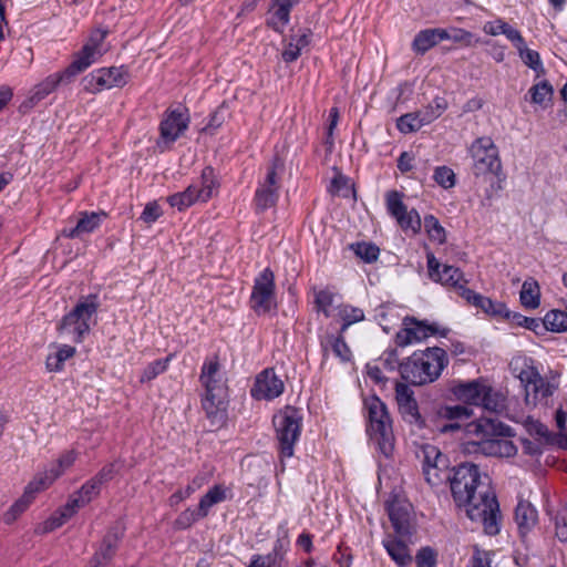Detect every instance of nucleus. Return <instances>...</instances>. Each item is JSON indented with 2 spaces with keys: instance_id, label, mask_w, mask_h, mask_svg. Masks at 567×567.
Returning <instances> with one entry per match:
<instances>
[{
  "instance_id": "f257e3e1",
  "label": "nucleus",
  "mask_w": 567,
  "mask_h": 567,
  "mask_svg": "<svg viewBox=\"0 0 567 567\" xmlns=\"http://www.w3.org/2000/svg\"><path fill=\"white\" fill-rule=\"evenodd\" d=\"M447 483L455 505L464 508L471 520L481 522L487 535H497L502 515L488 476L483 477L476 464L465 462L452 467Z\"/></svg>"
},
{
  "instance_id": "f03ea898",
  "label": "nucleus",
  "mask_w": 567,
  "mask_h": 567,
  "mask_svg": "<svg viewBox=\"0 0 567 567\" xmlns=\"http://www.w3.org/2000/svg\"><path fill=\"white\" fill-rule=\"evenodd\" d=\"M219 370L218 357L214 355L204 362L199 375V382L205 389L200 404L210 431H218L228 422L229 391L227 381L221 379Z\"/></svg>"
},
{
  "instance_id": "7ed1b4c3",
  "label": "nucleus",
  "mask_w": 567,
  "mask_h": 567,
  "mask_svg": "<svg viewBox=\"0 0 567 567\" xmlns=\"http://www.w3.org/2000/svg\"><path fill=\"white\" fill-rule=\"evenodd\" d=\"M449 363L447 353L440 347L415 351L399 364L401 378L411 385L436 381Z\"/></svg>"
},
{
  "instance_id": "20e7f679",
  "label": "nucleus",
  "mask_w": 567,
  "mask_h": 567,
  "mask_svg": "<svg viewBox=\"0 0 567 567\" xmlns=\"http://www.w3.org/2000/svg\"><path fill=\"white\" fill-rule=\"evenodd\" d=\"M466 432L481 436V450L487 455L511 456L516 453L514 444L505 437L513 435V429L495 417H480L466 425Z\"/></svg>"
},
{
  "instance_id": "39448f33",
  "label": "nucleus",
  "mask_w": 567,
  "mask_h": 567,
  "mask_svg": "<svg viewBox=\"0 0 567 567\" xmlns=\"http://www.w3.org/2000/svg\"><path fill=\"white\" fill-rule=\"evenodd\" d=\"M364 406L368 410L367 433L380 453L390 457L394 450V434L386 405L377 395H372L364 400Z\"/></svg>"
},
{
  "instance_id": "423d86ee",
  "label": "nucleus",
  "mask_w": 567,
  "mask_h": 567,
  "mask_svg": "<svg viewBox=\"0 0 567 567\" xmlns=\"http://www.w3.org/2000/svg\"><path fill=\"white\" fill-rule=\"evenodd\" d=\"M272 424L281 460V472H284V458H289L293 455L295 444L301 435L302 415L300 410L291 405L285 406L274 415Z\"/></svg>"
},
{
  "instance_id": "0eeeda50",
  "label": "nucleus",
  "mask_w": 567,
  "mask_h": 567,
  "mask_svg": "<svg viewBox=\"0 0 567 567\" xmlns=\"http://www.w3.org/2000/svg\"><path fill=\"white\" fill-rule=\"evenodd\" d=\"M99 307V297L95 293L80 298L75 307L63 316L58 326V331L61 334H71L72 341L75 343L82 342L90 332V321L96 315Z\"/></svg>"
},
{
  "instance_id": "6e6552de",
  "label": "nucleus",
  "mask_w": 567,
  "mask_h": 567,
  "mask_svg": "<svg viewBox=\"0 0 567 567\" xmlns=\"http://www.w3.org/2000/svg\"><path fill=\"white\" fill-rule=\"evenodd\" d=\"M416 455L421 460L422 472L430 486L439 487L447 483L452 468L446 454L435 445L423 444Z\"/></svg>"
},
{
  "instance_id": "1a4fd4ad",
  "label": "nucleus",
  "mask_w": 567,
  "mask_h": 567,
  "mask_svg": "<svg viewBox=\"0 0 567 567\" xmlns=\"http://www.w3.org/2000/svg\"><path fill=\"white\" fill-rule=\"evenodd\" d=\"M470 153L473 158L472 173L475 178H486L488 174L499 173L502 169L498 148L491 137L476 138L470 147Z\"/></svg>"
},
{
  "instance_id": "9d476101",
  "label": "nucleus",
  "mask_w": 567,
  "mask_h": 567,
  "mask_svg": "<svg viewBox=\"0 0 567 567\" xmlns=\"http://www.w3.org/2000/svg\"><path fill=\"white\" fill-rule=\"evenodd\" d=\"M275 275L270 268H265L255 279L250 308L258 315L265 316L276 309Z\"/></svg>"
},
{
  "instance_id": "9b49d317",
  "label": "nucleus",
  "mask_w": 567,
  "mask_h": 567,
  "mask_svg": "<svg viewBox=\"0 0 567 567\" xmlns=\"http://www.w3.org/2000/svg\"><path fill=\"white\" fill-rule=\"evenodd\" d=\"M449 329L439 330L435 323H427L426 320H417L415 317L406 316L403 319V327L396 332L394 343L404 348L420 342L430 336L440 334L446 337Z\"/></svg>"
},
{
  "instance_id": "f8f14e48",
  "label": "nucleus",
  "mask_w": 567,
  "mask_h": 567,
  "mask_svg": "<svg viewBox=\"0 0 567 567\" xmlns=\"http://www.w3.org/2000/svg\"><path fill=\"white\" fill-rule=\"evenodd\" d=\"M395 399L399 408V413L402 419L410 425L417 430L432 427L426 416H424L419 409L417 401L414 398V392L405 383H396Z\"/></svg>"
},
{
  "instance_id": "ddd939ff",
  "label": "nucleus",
  "mask_w": 567,
  "mask_h": 567,
  "mask_svg": "<svg viewBox=\"0 0 567 567\" xmlns=\"http://www.w3.org/2000/svg\"><path fill=\"white\" fill-rule=\"evenodd\" d=\"M386 512L395 534L411 537L414 532L412 505L394 496L386 502Z\"/></svg>"
},
{
  "instance_id": "4468645a",
  "label": "nucleus",
  "mask_w": 567,
  "mask_h": 567,
  "mask_svg": "<svg viewBox=\"0 0 567 567\" xmlns=\"http://www.w3.org/2000/svg\"><path fill=\"white\" fill-rule=\"evenodd\" d=\"M472 414V409L464 405H440L436 408L435 420H431L432 429L440 433L456 432L462 427L460 421L468 420Z\"/></svg>"
},
{
  "instance_id": "2eb2a0df",
  "label": "nucleus",
  "mask_w": 567,
  "mask_h": 567,
  "mask_svg": "<svg viewBox=\"0 0 567 567\" xmlns=\"http://www.w3.org/2000/svg\"><path fill=\"white\" fill-rule=\"evenodd\" d=\"M124 532L125 528L118 524L113 525L107 529L92 556V567H106L112 561L124 537Z\"/></svg>"
},
{
  "instance_id": "dca6fc26",
  "label": "nucleus",
  "mask_w": 567,
  "mask_h": 567,
  "mask_svg": "<svg viewBox=\"0 0 567 567\" xmlns=\"http://www.w3.org/2000/svg\"><path fill=\"white\" fill-rule=\"evenodd\" d=\"M427 272L431 280L451 286L460 291L461 281L466 284L463 271L451 265H441L433 254L427 255Z\"/></svg>"
},
{
  "instance_id": "f3484780",
  "label": "nucleus",
  "mask_w": 567,
  "mask_h": 567,
  "mask_svg": "<svg viewBox=\"0 0 567 567\" xmlns=\"http://www.w3.org/2000/svg\"><path fill=\"white\" fill-rule=\"evenodd\" d=\"M60 84H68L62 75L53 73L48 75L42 82L35 84L29 92L28 97L19 105V112L27 114L49 94H51Z\"/></svg>"
},
{
  "instance_id": "a211bd4d",
  "label": "nucleus",
  "mask_w": 567,
  "mask_h": 567,
  "mask_svg": "<svg viewBox=\"0 0 567 567\" xmlns=\"http://www.w3.org/2000/svg\"><path fill=\"white\" fill-rule=\"evenodd\" d=\"M188 124L187 110H168L159 124L161 137L166 143H174L188 128Z\"/></svg>"
},
{
  "instance_id": "6ab92c4d",
  "label": "nucleus",
  "mask_w": 567,
  "mask_h": 567,
  "mask_svg": "<svg viewBox=\"0 0 567 567\" xmlns=\"http://www.w3.org/2000/svg\"><path fill=\"white\" fill-rule=\"evenodd\" d=\"M284 382L272 369H266L258 374L251 395L257 400H272L284 392Z\"/></svg>"
},
{
  "instance_id": "aec40b11",
  "label": "nucleus",
  "mask_w": 567,
  "mask_h": 567,
  "mask_svg": "<svg viewBox=\"0 0 567 567\" xmlns=\"http://www.w3.org/2000/svg\"><path fill=\"white\" fill-rule=\"evenodd\" d=\"M458 295L465 299L467 303L481 309L489 316L499 317L501 313L505 311L504 302L493 301L491 298L475 292L465 286H460Z\"/></svg>"
},
{
  "instance_id": "412c9836",
  "label": "nucleus",
  "mask_w": 567,
  "mask_h": 567,
  "mask_svg": "<svg viewBox=\"0 0 567 567\" xmlns=\"http://www.w3.org/2000/svg\"><path fill=\"white\" fill-rule=\"evenodd\" d=\"M96 53L90 47L83 45L80 51L73 54V60L62 72H59L66 83H71L74 78L84 72L96 60Z\"/></svg>"
},
{
  "instance_id": "4be33fe9",
  "label": "nucleus",
  "mask_w": 567,
  "mask_h": 567,
  "mask_svg": "<svg viewBox=\"0 0 567 567\" xmlns=\"http://www.w3.org/2000/svg\"><path fill=\"white\" fill-rule=\"evenodd\" d=\"M483 382L478 380H472L467 382H454L451 392L455 396L456 400L462 401L470 405H478L482 393L485 389Z\"/></svg>"
},
{
  "instance_id": "5701e85b",
  "label": "nucleus",
  "mask_w": 567,
  "mask_h": 567,
  "mask_svg": "<svg viewBox=\"0 0 567 567\" xmlns=\"http://www.w3.org/2000/svg\"><path fill=\"white\" fill-rule=\"evenodd\" d=\"M298 0H274L270 9L271 17L267 24L276 32L282 33L285 27L289 23L290 11Z\"/></svg>"
},
{
  "instance_id": "b1692460",
  "label": "nucleus",
  "mask_w": 567,
  "mask_h": 567,
  "mask_svg": "<svg viewBox=\"0 0 567 567\" xmlns=\"http://www.w3.org/2000/svg\"><path fill=\"white\" fill-rule=\"evenodd\" d=\"M400 538L389 535L383 542L388 555L399 567H406L413 560L408 545Z\"/></svg>"
},
{
  "instance_id": "393cba45",
  "label": "nucleus",
  "mask_w": 567,
  "mask_h": 567,
  "mask_svg": "<svg viewBox=\"0 0 567 567\" xmlns=\"http://www.w3.org/2000/svg\"><path fill=\"white\" fill-rule=\"evenodd\" d=\"M44 488V486L39 484L38 478L30 482L25 487L23 495L9 508V511L4 515L6 523H12L16 518L22 514L31 504L34 498V494L40 489Z\"/></svg>"
},
{
  "instance_id": "a878e982",
  "label": "nucleus",
  "mask_w": 567,
  "mask_h": 567,
  "mask_svg": "<svg viewBox=\"0 0 567 567\" xmlns=\"http://www.w3.org/2000/svg\"><path fill=\"white\" fill-rule=\"evenodd\" d=\"M442 28L424 29L416 33L412 42V50L416 54H425L430 49L443 41Z\"/></svg>"
},
{
  "instance_id": "bb28decb",
  "label": "nucleus",
  "mask_w": 567,
  "mask_h": 567,
  "mask_svg": "<svg viewBox=\"0 0 567 567\" xmlns=\"http://www.w3.org/2000/svg\"><path fill=\"white\" fill-rule=\"evenodd\" d=\"M515 520L520 535H526L536 525V508L530 503L520 501L515 508Z\"/></svg>"
},
{
  "instance_id": "cd10ccee",
  "label": "nucleus",
  "mask_w": 567,
  "mask_h": 567,
  "mask_svg": "<svg viewBox=\"0 0 567 567\" xmlns=\"http://www.w3.org/2000/svg\"><path fill=\"white\" fill-rule=\"evenodd\" d=\"M75 458H76L75 453L72 451L62 454L59 457V460L56 461V463L51 466V468L45 473L44 476L37 477L39 481V484L44 487L52 484L53 481H55L59 476H61L63 474L65 468L73 465V463L75 462Z\"/></svg>"
},
{
  "instance_id": "c85d7f7f",
  "label": "nucleus",
  "mask_w": 567,
  "mask_h": 567,
  "mask_svg": "<svg viewBox=\"0 0 567 567\" xmlns=\"http://www.w3.org/2000/svg\"><path fill=\"white\" fill-rule=\"evenodd\" d=\"M195 184L199 199L204 203L212 198L213 192L219 186L215 171L212 166H206L202 171L199 181Z\"/></svg>"
},
{
  "instance_id": "c756f323",
  "label": "nucleus",
  "mask_w": 567,
  "mask_h": 567,
  "mask_svg": "<svg viewBox=\"0 0 567 567\" xmlns=\"http://www.w3.org/2000/svg\"><path fill=\"white\" fill-rule=\"evenodd\" d=\"M279 189L276 187H267L259 185L256 189L254 203L257 213H264L268 208L274 207L279 198Z\"/></svg>"
},
{
  "instance_id": "7c9ffc66",
  "label": "nucleus",
  "mask_w": 567,
  "mask_h": 567,
  "mask_svg": "<svg viewBox=\"0 0 567 567\" xmlns=\"http://www.w3.org/2000/svg\"><path fill=\"white\" fill-rule=\"evenodd\" d=\"M502 318L508 320L511 323L516 324L518 327H524L536 334H543V324L540 319L538 318H529L523 316L519 312L511 311L505 307V311L501 313Z\"/></svg>"
},
{
  "instance_id": "2f4dec72",
  "label": "nucleus",
  "mask_w": 567,
  "mask_h": 567,
  "mask_svg": "<svg viewBox=\"0 0 567 567\" xmlns=\"http://www.w3.org/2000/svg\"><path fill=\"white\" fill-rule=\"evenodd\" d=\"M528 93L530 94V101L534 104H538L546 109L551 104L554 87L547 80H543L534 84Z\"/></svg>"
},
{
  "instance_id": "473e14b6",
  "label": "nucleus",
  "mask_w": 567,
  "mask_h": 567,
  "mask_svg": "<svg viewBox=\"0 0 567 567\" xmlns=\"http://www.w3.org/2000/svg\"><path fill=\"white\" fill-rule=\"evenodd\" d=\"M199 199L196 190V184H190L185 190L173 194L167 197V202L172 207H176L179 212L188 208Z\"/></svg>"
},
{
  "instance_id": "72a5a7b5",
  "label": "nucleus",
  "mask_w": 567,
  "mask_h": 567,
  "mask_svg": "<svg viewBox=\"0 0 567 567\" xmlns=\"http://www.w3.org/2000/svg\"><path fill=\"white\" fill-rule=\"evenodd\" d=\"M520 303L528 309H536L540 303V289L536 280H525L520 290Z\"/></svg>"
},
{
  "instance_id": "f704fd0d",
  "label": "nucleus",
  "mask_w": 567,
  "mask_h": 567,
  "mask_svg": "<svg viewBox=\"0 0 567 567\" xmlns=\"http://www.w3.org/2000/svg\"><path fill=\"white\" fill-rule=\"evenodd\" d=\"M540 321L543 324V333L545 331L564 332L567 330V312L564 310H550Z\"/></svg>"
},
{
  "instance_id": "c9c22d12",
  "label": "nucleus",
  "mask_w": 567,
  "mask_h": 567,
  "mask_svg": "<svg viewBox=\"0 0 567 567\" xmlns=\"http://www.w3.org/2000/svg\"><path fill=\"white\" fill-rule=\"evenodd\" d=\"M226 499V488L223 485L213 486L205 495H203L198 503L199 515L206 517L210 507L221 503Z\"/></svg>"
},
{
  "instance_id": "e433bc0d",
  "label": "nucleus",
  "mask_w": 567,
  "mask_h": 567,
  "mask_svg": "<svg viewBox=\"0 0 567 567\" xmlns=\"http://www.w3.org/2000/svg\"><path fill=\"white\" fill-rule=\"evenodd\" d=\"M97 76H102L105 80L103 82V89H111L114 86L122 87L126 84L127 72L121 68H109V69H99L96 70Z\"/></svg>"
},
{
  "instance_id": "4c0bfd02",
  "label": "nucleus",
  "mask_w": 567,
  "mask_h": 567,
  "mask_svg": "<svg viewBox=\"0 0 567 567\" xmlns=\"http://www.w3.org/2000/svg\"><path fill=\"white\" fill-rule=\"evenodd\" d=\"M481 399L477 406H483L489 412H499L505 409V396L488 385H485Z\"/></svg>"
},
{
  "instance_id": "58836bf2",
  "label": "nucleus",
  "mask_w": 567,
  "mask_h": 567,
  "mask_svg": "<svg viewBox=\"0 0 567 567\" xmlns=\"http://www.w3.org/2000/svg\"><path fill=\"white\" fill-rule=\"evenodd\" d=\"M76 350L72 346L64 344L55 353L49 354L45 367L50 372H59L63 369L65 360L72 358Z\"/></svg>"
},
{
  "instance_id": "ea45409f",
  "label": "nucleus",
  "mask_w": 567,
  "mask_h": 567,
  "mask_svg": "<svg viewBox=\"0 0 567 567\" xmlns=\"http://www.w3.org/2000/svg\"><path fill=\"white\" fill-rule=\"evenodd\" d=\"M441 37L443 40H451L465 47H473L478 43V39L472 32L460 28L442 29Z\"/></svg>"
},
{
  "instance_id": "a19ab883",
  "label": "nucleus",
  "mask_w": 567,
  "mask_h": 567,
  "mask_svg": "<svg viewBox=\"0 0 567 567\" xmlns=\"http://www.w3.org/2000/svg\"><path fill=\"white\" fill-rule=\"evenodd\" d=\"M516 49L518 51L519 58L525 63V65L534 70L538 75L545 73L540 55L537 51L528 49L526 42H524L523 45H519Z\"/></svg>"
},
{
  "instance_id": "79ce46f5",
  "label": "nucleus",
  "mask_w": 567,
  "mask_h": 567,
  "mask_svg": "<svg viewBox=\"0 0 567 567\" xmlns=\"http://www.w3.org/2000/svg\"><path fill=\"white\" fill-rule=\"evenodd\" d=\"M173 358V354L167 355L163 359L154 360L153 362L148 363L147 367L143 370L140 382L145 383L154 380L157 375L164 373L168 364Z\"/></svg>"
},
{
  "instance_id": "37998d69",
  "label": "nucleus",
  "mask_w": 567,
  "mask_h": 567,
  "mask_svg": "<svg viewBox=\"0 0 567 567\" xmlns=\"http://www.w3.org/2000/svg\"><path fill=\"white\" fill-rule=\"evenodd\" d=\"M520 380L527 383V390L529 389V386H533V390L536 393V395L540 393L542 398H546L551 394L549 386L545 384L544 379L539 375L537 371H522Z\"/></svg>"
},
{
  "instance_id": "c03bdc74",
  "label": "nucleus",
  "mask_w": 567,
  "mask_h": 567,
  "mask_svg": "<svg viewBox=\"0 0 567 567\" xmlns=\"http://www.w3.org/2000/svg\"><path fill=\"white\" fill-rule=\"evenodd\" d=\"M105 217H106V214L104 212L81 213V217L79 218V220L76 223L78 229L81 230L82 234L92 233L100 226L103 218H105Z\"/></svg>"
},
{
  "instance_id": "a18cd8bd",
  "label": "nucleus",
  "mask_w": 567,
  "mask_h": 567,
  "mask_svg": "<svg viewBox=\"0 0 567 567\" xmlns=\"http://www.w3.org/2000/svg\"><path fill=\"white\" fill-rule=\"evenodd\" d=\"M422 126H424V124L417 112L403 114L396 120V128L403 134L416 132Z\"/></svg>"
},
{
  "instance_id": "49530a36",
  "label": "nucleus",
  "mask_w": 567,
  "mask_h": 567,
  "mask_svg": "<svg viewBox=\"0 0 567 567\" xmlns=\"http://www.w3.org/2000/svg\"><path fill=\"white\" fill-rule=\"evenodd\" d=\"M402 198L403 194L398 190H389L385 195L388 213L395 219L402 217L408 209Z\"/></svg>"
},
{
  "instance_id": "de8ad7c7",
  "label": "nucleus",
  "mask_w": 567,
  "mask_h": 567,
  "mask_svg": "<svg viewBox=\"0 0 567 567\" xmlns=\"http://www.w3.org/2000/svg\"><path fill=\"white\" fill-rule=\"evenodd\" d=\"M351 249L359 258L368 264L377 261L380 254V249L377 245L365 241L352 244Z\"/></svg>"
},
{
  "instance_id": "09e8293b",
  "label": "nucleus",
  "mask_w": 567,
  "mask_h": 567,
  "mask_svg": "<svg viewBox=\"0 0 567 567\" xmlns=\"http://www.w3.org/2000/svg\"><path fill=\"white\" fill-rule=\"evenodd\" d=\"M424 228L432 240L439 244L446 241V233L439 219L434 215H426L424 217Z\"/></svg>"
},
{
  "instance_id": "8fccbe9b",
  "label": "nucleus",
  "mask_w": 567,
  "mask_h": 567,
  "mask_svg": "<svg viewBox=\"0 0 567 567\" xmlns=\"http://www.w3.org/2000/svg\"><path fill=\"white\" fill-rule=\"evenodd\" d=\"M334 293L330 289H315V308L318 312H323L328 318L330 317L329 308L332 306Z\"/></svg>"
},
{
  "instance_id": "3c124183",
  "label": "nucleus",
  "mask_w": 567,
  "mask_h": 567,
  "mask_svg": "<svg viewBox=\"0 0 567 567\" xmlns=\"http://www.w3.org/2000/svg\"><path fill=\"white\" fill-rule=\"evenodd\" d=\"M396 221L403 230H411L413 234H417L422 228V220L416 209L406 210Z\"/></svg>"
},
{
  "instance_id": "603ef678",
  "label": "nucleus",
  "mask_w": 567,
  "mask_h": 567,
  "mask_svg": "<svg viewBox=\"0 0 567 567\" xmlns=\"http://www.w3.org/2000/svg\"><path fill=\"white\" fill-rule=\"evenodd\" d=\"M123 466V462L120 460L113 461L105 464L93 477L95 481L103 485L112 481Z\"/></svg>"
},
{
  "instance_id": "864d4df0",
  "label": "nucleus",
  "mask_w": 567,
  "mask_h": 567,
  "mask_svg": "<svg viewBox=\"0 0 567 567\" xmlns=\"http://www.w3.org/2000/svg\"><path fill=\"white\" fill-rule=\"evenodd\" d=\"M280 549H281V543L278 539L276 542L275 547L271 553H269L265 556L254 555L251 557V560H250V564L248 567H274Z\"/></svg>"
},
{
  "instance_id": "5fc2aeb1",
  "label": "nucleus",
  "mask_w": 567,
  "mask_h": 567,
  "mask_svg": "<svg viewBox=\"0 0 567 567\" xmlns=\"http://www.w3.org/2000/svg\"><path fill=\"white\" fill-rule=\"evenodd\" d=\"M205 518L204 515H199V509L197 511L187 508L183 511L174 522V527L176 529H187L197 520Z\"/></svg>"
},
{
  "instance_id": "6e6d98bb",
  "label": "nucleus",
  "mask_w": 567,
  "mask_h": 567,
  "mask_svg": "<svg viewBox=\"0 0 567 567\" xmlns=\"http://www.w3.org/2000/svg\"><path fill=\"white\" fill-rule=\"evenodd\" d=\"M416 567H436L437 554L430 547H421L415 555Z\"/></svg>"
},
{
  "instance_id": "4d7b16f0",
  "label": "nucleus",
  "mask_w": 567,
  "mask_h": 567,
  "mask_svg": "<svg viewBox=\"0 0 567 567\" xmlns=\"http://www.w3.org/2000/svg\"><path fill=\"white\" fill-rule=\"evenodd\" d=\"M433 178L441 187L445 189L452 188L456 182L453 169L447 166L436 167Z\"/></svg>"
},
{
  "instance_id": "13d9d810",
  "label": "nucleus",
  "mask_w": 567,
  "mask_h": 567,
  "mask_svg": "<svg viewBox=\"0 0 567 567\" xmlns=\"http://www.w3.org/2000/svg\"><path fill=\"white\" fill-rule=\"evenodd\" d=\"M278 168H284V162L279 156H275L268 166L267 174L265 181L261 185L267 187H276L279 189V178L277 171Z\"/></svg>"
},
{
  "instance_id": "bf43d9fd",
  "label": "nucleus",
  "mask_w": 567,
  "mask_h": 567,
  "mask_svg": "<svg viewBox=\"0 0 567 567\" xmlns=\"http://www.w3.org/2000/svg\"><path fill=\"white\" fill-rule=\"evenodd\" d=\"M330 343L336 357L340 358L341 361L347 362L351 359V350L348 347L344 337L338 334L337 337L331 336Z\"/></svg>"
},
{
  "instance_id": "052dcab7",
  "label": "nucleus",
  "mask_w": 567,
  "mask_h": 567,
  "mask_svg": "<svg viewBox=\"0 0 567 567\" xmlns=\"http://www.w3.org/2000/svg\"><path fill=\"white\" fill-rule=\"evenodd\" d=\"M484 182H489V188L486 189L485 197L486 199H492L493 196L503 189V183L506 179L505 174L501 169L499 173L488 174L486 178H483Z\"/></svg>"
},
{
  "instance_id": "680f3d73",
  "label": "nucleus",
  "mask_w": 567,
  "mask_h": 567,
  "mask_svg": "<svg viewBox=\"0 0 567 567\" xmlns=\"http://www.w3.org/2000/svg\"><path fill=\"white\" fill-rule=\"evenodd\" d=\"M529 432L538 437V440L543 441L546 444H555L556 435L551 433L548 427L540 423L534 422L529 425Z\"/></svg>"
},
{
  "instance_id": "e2e57ef3",
  "label": "nucleus",
  "mask_w": 567,
  "mask_h": 567,
  "mask_svg": "<svg viewBox=\"0 0 567 567\" xmlns=\"http://www.w3.org/2000/svg\"><path fill=\"white\" fill-rule=\"evenodd\" d=\"M102 485H100L94 477L85 482L78 491L87 504L99 496Z\"/></svg>"
},
{
  "instance_id": "0e129e2a",
  "label": "nucleus",
  "mask_w": 567,
  "mask_h": 567,
  "mask_svg": "<svg viewBox=\"0 0 567 567\" xmlns=\"http://www.w3.org/2000/svg\"><path fill=\"white\" fill-rule=\"evenodd\" d=\"M103 82L105 83V80H103L102 76H97L96 71H93L82 79L84 90L90 93H97L104 90Z\"/></svg>"
},
{
  "instance_id": "69168bd1",
  "label": "nucleus",
  "mask_w": 567,
  "mask_h": 567,
  "mask_svg": "<svg viewBox=\"0 0 567 567\" xmlns=\"http://www.w3.org/2000/svg\"><path fill=\"white\" fill-rule=\"evenodd\" d=\"M87 505L86 502H84L83 496L76 491L74 494H72L66 502V504L62 507V511L69 516L70 518L78 513V511L82 507Z\"/></svg>"
},
{
  "instance_id": "338daca9",
  "label": "nucleus",
  "mask_w": 567,
  "mask_h": 567,
  "mask_svg": "<svg viewBox=\"0 0 567 567\" xmlns=\"http://www.w3.org/2000/svg\"><path fill=\"white\" fill-rule=\"evenodd\" d=\"M163 214L161 206L157 202H150L145 205L144 210L141 214V219L146 224L156 221Z\"/></svg>"
},
{
  "instance_id": "774afa93",
  "label": "nucleus",
  "mask_w": 567,
  "mask_h": 567,
  "mask_svg": "<svg viewBox=\"0 0 567 567\" xmlns=\"http://www.w3.org/2000/svg\"><path fill=\"white\" fill-rule=\"evenodd\" d=\"M396 348L398 347L395 346V348L384 350L379 359L384 369L389 371H394L396 368L399 369L400 363Z\"/></svg>"
}]
</instances>
